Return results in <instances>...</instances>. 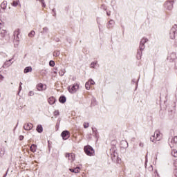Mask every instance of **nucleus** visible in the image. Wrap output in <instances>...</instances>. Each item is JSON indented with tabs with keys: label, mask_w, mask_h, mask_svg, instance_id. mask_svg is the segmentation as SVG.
I'll return each instance as SVG.
<instances>
[{
	"label": "nucleus",
	"mask_w": 177,
	"mask_h": 177,
	"mask_svg": "<svg viewBox=\"0 0 177 177\" xmlns=\"http://www.w3.org/2000/svg\"><path fill=\"white\" fill-rule=\"evenodd\" d=\"M5 154V149L3 148L0 149V156H2Z\"/></svg>",
	"instance_id": "37"
},
{
	"label": "nucleus",
	"mask_w": 177,
	"mask_h": 177,
	"mask_svg": "<svg viewBox=\"0 0 177 177\" xmlns=\"http://www.w3.org/2000/svg\"><path fill=\"white\" fill-rule=\"evenodd\" d=\"M48 102L49 104H55V103H56V98H55V97H50Z\"/></svg>",
	"instance_id": "15"
},
{
	"label": "nucleus",
	"mask_w": 177,
	"mask_h": 177,
	"mask_svg": "<svg viewBox=\"0 0 177 177\" xmlns=\"http://www.w3.org/2000/svg\"><path fill=\"white\" fill-rule=\"evenodd\" d=\"M106 15H107V16H110V12H106Z\"/></svg>",
	"instance_id": "54"
},
{
	"label": "nucleus",
	"mask_w": 177,
	"mask_h": 177,
	"mask_svg": "<svg viewBox=\"0 0 177 177\" xmlns=\"http://www.w3.org/2000/svg\"><path fill=\"white\" fill-rule=\"evenodd\" d=\"M12 60H13V58H12L11 59H9L8 61H6L3 65V68H8V67H10L11 64H13V62H12Z\"/></svg>",
	"instance_id": "11"
},
{
	"label": "nucleus",
	"mask_w": 177,
	"mask_h": 177,
	"mask_svg": "<svg viewBox=\"0 0 177 177\" xmlns=\"http://www.w3.org/2000/svg\"><path fill=\"white\" fill-rule=\"evenodd\" d=\"M80 88V85L78 84H75L73 86H69L68 87V91L70 93H75L77 90Z\"/></svg>",
	"instance_id": "4"
},
{
	"label": "nucleus",
	"mask_w": 177,
	"mask_h": 177,
	"mask_svg": "<svg viewBox=\"0 0 177 177\" xmlns=\"http://www.w3.org/2000/svg\"><path fill=\"white\" fill-rule=\"evenodd\" d=\"M149 171H153V166L151 165V166L149 167Z\"/></svg>",
	"instance_id": "48"
},
{
	"label": "nucleus",
	"mask_w": 177,
	"mask_h": 177,
	"mask_svg": "<svg viewBox=\"0 0 177 177\" xmlns=\"http://www.w3.org/2000/svg\"><path fill=\"white\" fill-rule=\"evenodd\" d=\"M174 166L177 167V160H176L175 162H174Z\"/></svg>",
	"instance_id": "50"
},
{
	"label": "nucleus",
	"mask_w": 177,
	"mask_h": 177,
	"mask_svg": "<svg viewBox=\"0 0 177 177\" xmlns=\"http://www.w3.org/2000/svg\"><path fill=\"white\" fill-rule=\"evenodd\" d=\"M53 12H55V9H53Z\"/></svg>",
	"instance_id": "57"
},
{
	"label": "nucleus",
	"mask_w": 177,
	"mask_h": 177,
	"mask_svg": "<svg viewBox=\"0 0 177 177\" xmlns=\"http://www.w3.org/2000/svg\"><path fill=\"white\" fill-rule=\"evenodd\" d=\"M21 91V86H19V92H20Z\"/></svg>",
	"instance_id": "53"
},
{
	"label": "nucleus",
	"mask_w": 177,
	"mask_h": 177,
	"mask_svg": "<svg viewBox=\"0 0 177 177\" xmlns=\"http://www.w3.org/2000/svg\"><path fill=\"white\" fill-rule=\"evenodd\" d=\"M6 35V31L5 30H1L0 32V39H3Z\"/></svg>",
	"instance_id": "16"
},
{
	"label": "nucleus",
	"mask_w": 177,
	"mask_h": 177,
	"mask_svg": "<svg viewBox=\"0 0 177 177\" xmlns=\"http://www.w3.org/2000/svg\"><path fill=\"white\" fill-rule=\"evenodd\" d=\"M49 32V28L48 27L43 28V30L41 32V34H47Z\"/></svg>",
	"instance_id": "25"
},
{
	"label": "nucleus",
	"mask_w": 177,
	"mask_h": 177,
	"mask_svg": "<svg viewBox=\"0 0 177 177\" xmlns=\"http://www.w3.org/2000/svg\"><path fill=\"white\" fill-rule=\"evenodd\" d=\"M155 139H156V136H152L150 138L151 142H154Z\"/></svg>",
	"instance_id": "41"
},
{
	"label": "nucleus",
	"mask_w": 177,
	"mask_h": 177,
	"mask_svg": "<svg viewBox=\"0 0 177 177\" xmlns=\"http://www.w3.org/2000/svg\"><path fill=\"white\" fill-rule=\"evenodd\" d=\"M88 82H89L90 85H95V81H93L92 79L88 80Z\"/></svg>",
	"instance_id": "38"
},
{
	"label": "nucleus",
	"mask_w": 177,
	"mask_h": 177,
	"mask_svg": "<svg viewBox=\"0 0 177 177\" xmlns=\"http://www.w3.org/2000/svg\"><path fill=\"white\" fill-rule=\"evenodd\" d=\"M3 78H5V77H3V75H0V80H1V81L3 80Z\"/></svg>",
	"instance_id": "46"
},
{
	"label": "nucleus",
	"mask_w": 177,
	"mask_h": 177,
	"mask_svg": "<svg viewBox=\"0 0 177 177\" xmlns=\"http://www.w3.org/2000/svg\"><path fill=\"white\" fill-rule=\"evenodd\" d=\"M85 88L87 89V91H89L91 89V84L89 82H86Z\"/></svg>",
	"instance_id": "28"
},
{
	"label": "nucleus",
	"mask_w": 177,
	"mask_h": 177,
	"mask_svg": "<svg viewBox=\"0 0 177 177\" xmlns=\"http://www.w3.org/2000/svg\"><path fill=\"white\" fill-rule=\"evenodd\" d=\"M171 156H173V157H177V151L176 150H173L171 151Z\"/></svg>",
	"instance_id": "34"
},
{
	"label": "nucleus",
	"mask_w": 177,
	"mask_h": 177,
	"mask_svg": "<svg viewBox=\"0 0 177 177\" xmlns=\"http://www.w3.org/2000/svg\"><path fill=\"white\" fill-rule=\"evenodd\" d=\"M19 35H20V29H17L14 32V38L15 40L17 41V44H19V39H20V37H19Z\"/></svg>",
	"instance_id": "9"
},
{
	"label": "nucleus",
	"mask_w": 177,
	"mask_h": 177,
	"mask_svg": "<svg viewBox=\"0 0 177 177\" xmlns=\"http://www.w3.org/2000/svg\"><path fill=\"white\" fill-rule=\"evenodd\" d=\"M149 41V39L147 38H142L141 39V41H140V50H138L137 52V59L139 60L140 59H142V51L145 50V44H146V42Z\"/></svg>",
	"instance_id": "1"
},
{
	"label": "nucleus",
	"mask_w": 177,
	"mask_h": 177,
	"mask_svg": "<svg viewBox=\"0 0 177 177\" xmlns=\"http://www.w3.org/2000/svg\"><path fill=\"white\" fill-rule=\"evenodd\" d=\"M36 131L39 133H42L43 131H44V128L42 127V125L41 124H38L36 129Z\"/></svg>",
	"instance_id": "17"
},
{
	"label": "nucleus",
	"mask_w": 177,
	"mask_h": 177,
	"mask_svg": "<svg viewBox=\"0 0 177 177\" xmlns=\"http://www.w3.org/2000/svg\"><path fill=\"white\" fill-rule=\"evenodd\" d=\"M71 156V153H66V155H65V157H66V158H68V160H71V158H70Z\"/></svg>",
	"instance_id": "39"
},
{
	"label": "nucleus",
	"mask_w": 177,
	"mask_h": 177,
	"mask_svg": "<svg viewBox=\"0 0 177 177\" xmlns=\"http://www.w3.org/2000/svg\"><path fill=\"white\" fill-rule=\"evenodd\" d=\"M176 28L177 26L175 25L170 30L169 37L171 38V39H175V38L176 37Z\"/></svg>",
	"instance_id": "6"
},
{
	"label": "nucleus",
	"mask_w": 177,
	"mask_h": 177,
	"mask_svg": "<svg viewBox=\"0 0 177 177\" xmlns=\"http://www.w3.org/2000/svg\"><path fill=\"white\" fill-rule=\"evenodd\" d=\"M69 171L73 174H78V172L81 171V168L80 167H77L75 169H69Z\"/></svg>",
	"instance_id": "14"
},
{
	"label": "nucleus",
	"mask_w": 177,
	"mask_h": 177,
	"mask_svg": "<svg viewBox=\"0 0 177 177\" xmlns=\"http://www.w3.org/2000/svg\"><path fill=\"white\" fill-rule=\"evenodd\" d=\"M83 125H84V128H89V124L88 123L84 122Z\"/></svg>",
	"instance_id": "40"
},
{
	"label": "nucleus",
	"mask_w": 177,
	"mask_h": 177,
	"mask_svg": "<svg viewBox=\"0 0 177 177\" xmlns=\"http://www.w3.org/2000/svg\"><path fill=\"white\" fill-rule=\"evenodd\" d=\"M59 55H60L59 51H54L53 56H55V57H57V56H59Z\"/></svg>",
	"instance_id": "36"
},
{
	"label": "nucleus",
	"mask_w": 177,
	"mask_h": 177,
	"mask_svg": "<svg viewBox=\"0 0 177 177\" xmlns=\"http://www.w3.org/2000/svg\"><path fill=\"white\" fill-rule=\"evenodd\" d=\"M174 1H165L164 4L165 9H167V10H172V9H174Z\"/></svg>",
	"instance_id": "5"
},
{
	"label": "nucleus",
	"mask_w": 177,
	"mask_h": 177,
	"mask_svg": "<svg viewBox=\"0 0 177 177\" xmlns=\"http://www.w3.org/2000/svg\"><path fill=\"white\" fill-rule=\"evenodd\" d=\"M36 1H38L39 2H41L43 8L46 7V4H45V0H36Z\"/></svg>",
	"instance_id": "31"
},
{
	"label": "nucleus",
	"mask_w": 177,
	"mask_h": 177,
	"mask_svg": "<svg viewBox=\"0 0 177 177\" xmlns=\"http://www.w3.org/2000/svg\"><path fill=\"white\" fill-rule=\"evenodd\" d=\"M30 149L32 153H35L37 151V145L35 144L32 145Z\"/></svg>",
	"instance_id": "19"
},
{
	"label": "nucleus",
	"mask_w": 177,
	"mask_h": 177,
	"mask_svg": "<svg viewBox=\"0 0 177 177\" xmlns=\"http://www.w3.org/2000/svg\"><path fill=\"white\" fill-rule=\"evenodd\" d=\"M88 138H89V139H91V136H88Z\"/></svg>",
	"instance_id": "58"
},
{
	"label": "nucleus",
	"mask_w": 177,
	"mask_h": 177,
	"mask_svg": "<svg viewBox=\"0 0 177 177\" xmlns=\"http://www.w3.org/2000/svg\"><path fill=\"white\" fill-rule=\"evenodd\" d=\"M156 174L158 177H160V176L158 175V172H157V171H155V175H156Z\"/></svg>",
	"instance_id": "51"
},
{
	"label": "nucleus",
	"mask_w": 177,
	"mask_h": 177,
	"mask_svg": "<svg viewBox=\"0 0 177 177\" xmlns=\"http://www.w3.org/2000/svg\"><path fill=\"white\" fill-rule=\"evenodd\" d=\"M113 24H114V20L111 19L106 26L107 28H111L113 27Z\"/></svg>",
	"instance_id": "21"
},
{
	"label": "nucleus",
	"mask_w": 177,
	"mask_h": 177,
	"mask_svg": "<svg viewBox=\"0 0 177 177\" xmlns=\"http://www.w3.org/2000/svg\"><path fill=\"white\" fill-rule=\"evenodd\" d=\"M19 140H23V139H24V136H19Z\"/></svg>",
	"instance_id": "45"
},
{
	"label": "nucleus",
	"mask_w": 177,
	"mask_h": 177,
	"mask_svg": "<svg viewBox=\"0 0 177 177\" xmlns=\"http://www.w3.org/2000/svg\"><path fill=\"white\" fill-rule=\"evenodd\" d=\"M35 35V31L34 30H31L28 34V37H30V38H32Z\"/></svg>",
	"instance_id": "27"
},
{
	"label": "nucleus",
	"mask_w": 177,
	"mask_h": 177,
	"mask_svg": "<svg viewBox=\"0 0 177 177\" xmlns=\"http://www.w3.org/2000/svg\"><path fill=\"white\" fill-rule=\"evenodd\" d=\"M19 5V0L13 1L12 3V6L16 7Z\"/></svg>",
	"instance_id": "30"
},
{
	"label": "nucleus",
	"mask_w": 177,
	"mask_h": 177,
	"mask_svg": "<svg viewBox=\"0 0 177 177\" xmlns=\"http://www.w3.org/2000/svg\"><path fill=\"white\" fill-rule=\"evenodd\" d=\"M32 71V68L31 66H27L24 68V73L27 74V73H31Z\"/></svg>",
	"instance_id": "18"
},
{
	"label": "nucleus",
	"mask_w": 177,
	"mask_h": 177,
	"mask_svg": "<svg viewBox=\"0 0 177 177\" xmlns=\"http://www.w3.org/2000/svg\"><path fill=\"white\" fill-rule=\"evenodd\" d=\"M132 82H133L135 84L136 82V79H133L132 80Z\"/></svg>",
	"instance_id": "52"
},
{
	"label": "nucleus",
	"mask_w": 177,
	"mask_h": 177,
	"mask_svg": "<svg viewBox=\"0 0 177 177\" xmlns=\"http://www.w3.org/2000/svg\"><path fill=\"white\" fill-rule=\"evenodd\" d=\"M32 124L31 123H26L24 125V129H25V131H31L32 129Z\"/></svg>",
	"instance_id": "10"
},
{
	"label": "nucleus",
	"mask_w": 177,
	"mask_h": 177,
	"mask_svg": "<svg viewBox=\"0 0 177 177\" xmlns=\"http://www.w3.org/2000/svg\"><path fill=\"white\" fill-rule=\"evenodd\" d=\"M17 125H19V123H17V124L16 125V128H17Z\"/></svg>",
	"instance_id": "56"
},
{
	"label": "nucleus",
	"mask_w": 177,
	"mask_h": 177,
	"mask_svg": "<svg viewBox=\"0 0 177 177\" xmlns=\"http://www.w3.org/2000/svg\"><path fill=\"white\" fill-rule=\"evenodd\" d=\"M171 143H174L175 145H176L177 143V136H174L173 138H171Z\"/></svg>",
	"instance_id": "32"
},
{
	"label": "nucleus",
	"mask_w": 177,
	"mask_h": 177,
	"mask_svg": "<svg viewBox=\"0 0 177 177\" xmlns=\"http://www.w3.org/2000/svg\"><path fill=\"white\" fill-rule=\"evenodd\" d=\"M59 111H55L54 112V115H55V117H57V115H59Z\"/></svg>",
	"instance_id": "44"
},
{
	"label": "nucleus",
	"mask_w": 177,
	"mask_h": 177,
	"mask_svg": "<svg viewBox=\"0 0 177 177\" xmlns=\"http://www.w3.org/2000/svg\"><path fill=\"white\" fill-rule=\"evenodd\" d=\"M28 96H34V91H29Z\"/></svg>",
	"instance_id": "42"
},
{
	"label": "nucleus",
	"mask_w": 177,
	"mask_h": 177,
	"mask_svg": "<svg viewBox=\"0 0 177 177\" xmlns=\"http://www.w3.org/2000/svg\"><path fill=\"white\" fill-rule=\"evenodd\" d=\"M139 146L140 147H143L144 145L142 142H140Z\"/></svg>",
	"instance_id": "47"
},
{
	"label": "nucleus",
	"mask_w": 177,
	"mask_h": 177,
	"mask_svg": "<svg viewBox=\"0 0 177 177\" xmlns=\"http://www.w3.org/2000/svg\"><path fill=\"white\" fill-rule=\"evenodd\" d=\"M61 136L64 139V140H67V139L70 138V131L67 130L62 131L61 133Z\"/></svg>",
	"instance_id": "7"
},
{
	"label": "nucleus",
	"mask_w": 177,
	"mask_h": 177,
	"mask_svg": "<svg viewBox=\"0 0 177 177\" xmlns=\"http://www.w3.org/2000/svg\"><path fill=\"white\" fill-rule=\"evenodd\" d=\"M84 150L87 156H92L95 155V150L91 145L84 146Z\"/></svg>",
	"instance_id": "3"
},
{
	"label": "nucleus",
	"mask_w": 177,
	"mask_h": 177,
	"mask_svg": "<svg viewBox=\"0 0 177 177\" xmlns=\"http://www.w3.org/2000/svg\"><path fill=\"white\" fill-rule=\"evenodd\" d=\"M93 102H96V98H93L91 100V103H93Z\"/></svg>",
	"instance_id": "49"
},
{
	"label": "nucleus",
	"mask_w": 177,
	"mask_h": 177,
	"mask_svg": "<svg viewBox=\"0 0 177 177\" xmlns=\"http://www.w3.org/2000/svg\"><path fill=\"white\" fill-rule=\"evenodd\" d=\"M3 177H6V174Z\"/></svg>",
	"instance_id": "59"
},
{
	"label": "nucleus",
	"mask_w": 177,
	"mask_h": 177,
	"mask_svg": "<svg viewBox=\"0 0 177 177\" xmlns=\"http://www.w3.org/2000/svg\"><path fill=\"white\" fill-rule=\"evenodd\" d=\"M116 151L117 147L115 145H113L109 151L107 153L108 156H111L112 161H115L116 160L120 161V159H118V153L115 152Z\"/></svg>",
	"instance_id": "2"
},
{
	"label": "nucleus",
	"mask_w": 177,
	"mask_h": 177,
	"mask_svg": "<svg viewBox=\"0 0 177 177\" xmlns=\"http://www.w3.org/2000/svg\"><path fill=\"white\" fill-rule=\"evenodd\" d=\"M59 102L60 103H66V96L62 95L59 99Z\"/></svg>",
	"instance_id": "24"
},
{
	"label": "nucleus",
	"mask_w": 177,
	"mask_h": 177,
	"mask_svg": "<svg viewBox=\"0 0 177 177\" xmlns=\"http://www.w3.org/2000/svg\"><path fill=\"white\" fill-rule=\"evenodd\" d=\"M69 161H71V162H73L74 161V160H75V155L74 153H71V156H70Z\"/></svg>",
	"instance_id": "26"
},
{
	"label": "nucleus",
	"mask_w": 177,
	"mask_h": 177,
	"mask_svg": "<svg viewBox=\"0 0 177 177\" xmlns=\"http://www.w3.org/2000/svg\"><path fill=\"white\" fill-rule=\"evenodd\" d=\"M128 142L127 140H122L120 142V147L122 149H128Z\"/></svg>",
	"instance_id": "12"
},
{
	"label": "nucleus",
	"mask_w": 177,
	"mask_h": 177,
	"mask_svg": "<svg viewBox=\"0 0 177 177\" xmlns=\"http://www.w3.org/2000/svg\"><path fill=\"white\" fill-rule=\"evenodd\" d=\"M167 60H169L171 63L175 62V60H176V54L175 53H171L167 57Z\"/></svg>",
	"instance_id": "8"
},
{
	"label": "nucleus",
	"mask_w": 177,
	"mask_h": 177,
	"mask_svg": "<svg viewBox=\"0 0 177 177\" xmlns=\"http://www.w3.org/2000/svg\"><path fill=\"white\" fill-rule=\"evenodd\" d=\"M97 64V61H95L94 62H91V68H95V66Z\"/></svg>",
	"instance_id": "33"
},
{
	"label": "nucleus",
	"mask_w": 177,
	"mask_h": 177,
	"mask_svg": "<svg viewBox=\"0 0 177 177\" xmlns=\"http://www.w3.org/2000/svg\"><path fill=\"white\" fill-rule=\"evenodd\" d=\"M173 177H177V169H175L174 171V176Z\"/></svg>",
	"instance_id": "43"
},
{
	"label": "nucleus",
	"mask_w": 177,
	"mask_h": 177,
	"mask_svg": "<svg viewBox=\"0 0 177 177\" xmlns=\"http://www.w3.org/2000/svg\"><path fill=\"white\" fill-rule=\"evenodd\" d=\"M55 61H53V60H50V62H49V66H50V67H55Z\"/></svg>",
	"instance_id": "35"
},
{
	"label": "nucleus",
	"mask_w": 177,
	"mask_h": 177,
	"mask_svg": "<svg viewBox=\"0 0 177 177\" xmlns=\"http://www.w3.org/2000/svg\"><path fill=\"white\" fill-rule=\"evenodd\" d=\"M153 136H155L156 140H161V133H160V131H156Z\"/></svg>",
	"instance_id": "13"
},
{
	"label": "nucleus",
	"mask_w": 177,
	"mask_h": 177,
	"mask_svg": "<svg viewBox=\"0 0 177 177\" xmlns=\"http://www.w3.org/2000/svg\"><path fill=\"white\" fill-rule=\"evenodd\" d=\"M21 85H23V83H22V82H20V83H19V86H21Z\"/></svg>",
	"instance_id": "55"
},
{
	"label": "nucleus",
	"mask_w": 177,
	"mask_h": 177,
	"mask_svg": "<svg viewBox=\"0 0 177 177\" xmlns=\"http://www.w3.org/2000/svg\"><path fill=\"white\" fill-rule=\"evenodd\" d=\"M92 131H93V136H95V138H97V136H99V133H97V129H96V128H92Z\"/></svg>",
	"instance_id": "20"
},
{
	"label": "nucleus",
	"mask_w": 177,
	"mask_h": 177,
	"mask_svg": "<svg viewBox=\"0 0 177 177\" xmlns=\"http://www.w3.org/2000/svg\"><path fill=\"white\" fill-rule=\"evenodd\" d=\"M65 73H66V70H64V69H61V70L59 71V75H60L61 77H63V75H64Z\"/></svg>",
	"instance_id": "29"
},
{
	"label": "nucleus",
	"mask_w": 177,
	"mask_h": 177,
	"mask_svg": "<svg viewBox=\"0 0 177 177\" xmlns=\"http://www.w3.org/2000/svg\"><path fill=\"white\" fill-rule=\"evenodd\" d=\"M37 89L39 91H43L44 89V84L42 83H39V84L37 85Z\"/></svg>",
	"instance_id": "22"
},
{
	"label": "nucleus",
	"mask_w": 177,
	"mask_h": 177,
	"mask_svg": "<svg viewBox=\"0 0 177 177\" xmlns=\"http://www.w3.org/2000/svg\"><path fill=\"white\" fill-rule=\"evenodd\" d=\"M7 5H8V2L6 1H3L1 4V9H3V10L6 9Z\"/></svg>",
	"instance_id": "23"
}]
</instances>
